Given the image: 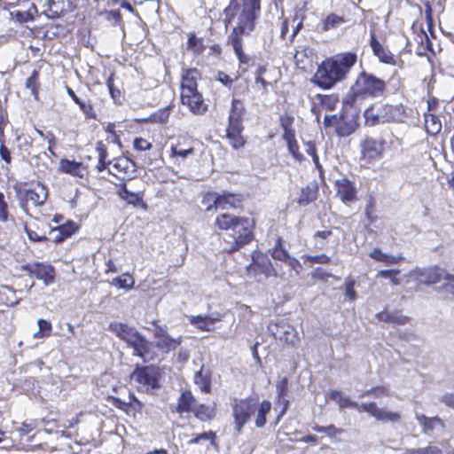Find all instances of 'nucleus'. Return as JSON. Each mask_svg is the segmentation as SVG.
<instances>
[{
	"label": "nucleus",
	"mask_w": 454,
	"mask_h": 454,
	"mask_svg": "<svg viewBox=\"0 0 454 454\" xmlns=\"http://www.w3.org/2000/svg\"><path fill=\"white\" fill-rule=\"evenodd\" d=\"M215 226L221 231H231L223 238V250L232 253L253 239V223L249 218L223 213L216 216Z\"/></svg>",
	"instance_id": "f257e3e1"
},
{
	"label": "nucleus",
	"mask_w": 454,
	"mask_h": 454,
	"mask_svg": "<svg viewBox=\"0 0 454 454\" xmlns=\"http://www.w3.org/2000/svg\"><path fill=\"white\" fill-rule=\"evenodd\" d=\"M356 61V55L345 53L327 59L318 66L313 82L323 89H330L344 80Z\"/></svg>",
	"instance_id": "f03ea898"
},
{
	"label": "nucleus",
	"mask_w": 454,
	"mask_h": 454,
	"mask_svg": "<svg viewBox=\"0 0 454 454\" xmlns=\"http://www.w3.org/2000/svg\"><path fill=\"white\" fill-rule=\"evenodd\" d=\"M261 11V0H242V6L238 0H230L223 11L224 24L226 27L232 24L235 18L238 19L234 27L236 33H247L253 30L254 22Z\"/></svg>",
	"instance_id": "7ed1b4c3"
},
{
	"label": "nucleus",
	"mask_w": 454,
	"mask_h": 454,
	"mask_svg": "<svg viewBox=\"0 0 454 454\" xmlns=\"http://www.w3.org/2000/svg\"><path fill=\"white\" fill-rule=\"evenodd\" d=\"M386 82L376 77L372 74L362 72L351 91L347 94L343 99L345 108L350 107L355 110H359L362 106V101L366 97L378 98L383 95L386 90Z\"/></svg>",
	"instance_id": "20e7f679"
},
{
	"label": "nucleus",
	"mask_w": 454,
	"mask_h": 454,
	"mask_svg": "<svg viewBox=\"0 0 454 454\" xmlns=\"http://www.w3.org/2000/svg\"><path fill=\"white\" fill-rule=\"evenodd\" d=\"M330 397L332 400L338 403L340 409H356L360 412H366L378 421L395 423L401 419V415L398 412L380 408L374 402L363 403L359 404L358 403L350 400L349 397L344 396L341 392L338 390H333Z\"/></svg>",
	"instance_id": "39448f33"
},
{
	"label": "nucleus",
	"mask_w": 454,
	"mask_h": 454,
	"mask_svg": "<svg viewBox=\"0 0 454 454\" xmlns=\"http://www.w3.org/2000/svg\"><path fill=\"white\" fill-rule=\"evenodd\" d=\"M160 369L153 365L137 367L130 380L140 392L150 393L160 387Z\"/></svg>",
	"instance_id": "423d86ee"
},
{
	"label": "nucleus",
	"mask_w": 454,
	"mask_h": 454,
	"mask_svg": "<svg viewBox=\"0 0 454 454\" xmlns=\"http://www.w3.org/2000/svg\"><path fill=\"white\" fill-rule=\"evenodd\" d=\"M257 403L252 398L233 399L231 403L232 417L235 424L234 428L238 434L242 432L243 427L255 411Z\"/></svg>",
	"instance_id": "0eeeda50"
},
{
	"label": "nucleus",
	"mask_w": 454,
	"mask_h": 454,
	"mask_svg": "<svg viewBox=\"0 0 454 454\" xmlns=\"http://www.w3.org/2000/svg\"><path fill=\"white\" fill-rule=\"evenodd\" d=\"M269 333L279 342L296 346L300 342L296 329L285 320L272 321L268 325Z\"/></svg>",
	"instance_id": "6e6552de"
},
{
	"label": "nucleus",
	"mask_w": 454,
	"mask_h": 454,
	"mask_svg": "<svg viewBox=\"0 0 454 454\" xmlns=\"http://www.w3.org/2000/svg\"><path fill=\"white\" fill-rule=\"evenodd\" d=\"M153 337L155 339L154 346L164 353L176 349L183 342L182 336L171 337L167 329L161 325H156Z\"/></svg>",
	"instance_id": "1a4fd4ad"
},
{
	"label": "nucleus",
	"mask_w": 454,
	"mask_h": 454,
	"mask_svg": "<svg viewBox=\"0 0 454 454\" xmlns=\"http://www.w3.org/2000/svg\"><path fill=\"white\" fill-rule=\"evenodd\" d=\"M444 273L435 268L419 269L411 271L407 277L413 278L419 285H433L443 280Z\"/></svg>",
	"instance_id": "9d476101"
},
{
	"label": "nucleus",
	"mask_w": 454,
	"mask_h": 454,
	"mask_svg": "<svg viewBox=\"0 0 454 454\" xmlns=\"http://www.w3.org/2000/svg\"><path fill=\"white\" fill-rule=\"evenodd\" d=\"M370 35V46L373 54L380 62L392 66L398 65L399 62H402L401 60H398L387 47L380 43L376 38L375 32L373 30H371Z\"/></svg>",
	"instance_id": "9b49d317"
},
{
	"label": "nucleus",
	"mask_w": 454,
	"mask_h": 454,
	"mask_svg": "<svg viewBox=\"0 0 454 454\" xmlns=\"http://www.w3.org/2000/svg\"><path fill=\"white\" fill-rule=\"evenodd\" d=\"M129 347L133 348V355L141 357L144 362H150L156 357L153 344L141 334L136 338Z\"/></svg>",
	"instance_id": "f8f14e48"
},
{
	"label": "nucleus",
	"mask_w": 454,
	"mask_h": 454,
	"mask_svg": "<svg viewBox=\"0 0 454 454\" xmlns=\"http://www.w3.org/2000/svg\"><path fill=\"white\" fill-rule=\"evenodd\" d=\"M110 166L109 173L121 179L130 178L136 171L135 163L126 157L114 159Z\"/></svg>",
	"instance_id": "ddd939ff"
},
{
	"label": "nucleus",
	"mask_w": 454,
	"mask_h": 454,
	"mask_svg": "<svg viewBox=\"0 0 454 454\" xmlns=\"http://www.w3.org/2000/svg\"><path fill=\"white\" fill-rule=\"evenodd\" d=\"M200 76V73L196 68L184 70L182 74L181 96L188 99L189 94L198 91L197 82Z\"/></svg>",
	"instance_id": "4468645a"
},
{
	"label": "nucleus",
	"mask_w": 454,
	"mask_h": 454,
	"mask_svg": "<svg viewBox=\"0 0 454 454\" xmlns=\"http://www.w3.org/2000/svg\"><path fill=\"white\" fill-rule=\"evenodd\" d=\"M26 270H27L31 275L35 276L36 278L43 280L46 286L53 283L54 281L55 270L50 264L36 262L27 266Z\"/></svg>",
	"instance_id": "2eb2a0df"
},
{
	"label": "nucleus",
	"mask_w": 454,
	"mask_h": 454,
	"mask_svg": "<svg viewBox=\"0 0 454 454\" xmlns=\"http://www.w3.org/2000/svg\"><path fill=\"white\" fill-rule=\"evenodd\" d=\"M361 148L363 157L369 160L380 159L384 151L383 143L371 137L363 141Z\"/></svg>",
	"instance_id": "dca6fc26"
},
{
	"label": "nucleus",
	"mask_w": 454,
	"mask_h": 454,
	"mask_svg": "<svg viewBox=\"0 0 454 454\" xmlns=\"http://www.w3.org/2000/svg\"><path fill=\"white\" fill-rule=\"evenodd\" d=\"M109 330L114 333L120 339L127 342L129 346H130L140 334L135 328L120 322L111 323Z\"/></svg>",
	"instance_id": "f3484780"
},
{
	"label": "nucleus",
	"mask_w": 454,
	"mask_h": 454,
	"mask_svg": "<svg viewBox=\"0 0 454 454\" xmlns=\"http://www.w3.org/2000/svg\"><path fill=\"white\" fill-rule=\"evenodd\" d=\"M250 269L255 272L263 274L266 278L270 276L278 277V271L266 255L254 256Z\"/></svg>",
	"instance_id": "a211bd4d"
},
{
	"label": "nucleus",
	"mask_w": 454,
	"mask_h": 454,
	"mask_svg": "<svg viewBox=\"0 0 454 454\" xmlns=\"http://www.w3.org/2000/svg\"><path fill=\"white\" fill-rule=\"evenodd\" d=\"M337 194L344 203L353 202L356 199V190L354 184L347 178L338 179L335 182Z\"/></svg>",
	"instance_id": "6ab92c4d"
},
{
	"label": "nucleus",
	"mask_w": 454,
	"mask_h": 454,
	"mask_svg": "<svg viewBox=\"0 0 454 454\" xmlns=\"http://www.w3.org/2000/svg\"><path fill=\"white\" fill-rule=\"evenodd\" d=\"M48 193L46 188L40 183L35 184L30 189H27L25 193V200L27 203L37 207L43 205Z\"/></svg>",
	"instance_id": "aec40b11"
},
{
	"label": "nucleus",
	"mask_w": 454,
	"mask_h": 454,
	"mask_svg": "<svg viewBox=\"0 0 454 454\" xmlns=\"http://www.w3.org/2000/svg\"><path fill=\"white\" fill-rule=\"evenodd\" d=\"M188 100L184 96H181V101L184 106L189 107L194 114H202L207 112V105L205 103L202 95L199 92L189 94Z\"/></svg>",
	"instance_id": "412c9836"
},
{
	"label": "nucleus",
	"mask_w": 454,
	"mask_h": 454,
	"mask_svg": "<svg viewBox=\"0 0 454 454\" xmlns=\"http://www.w3.org/2000/svg\"><path fill=\"white\" fill-rule=\"evenodd\" d=\"M243 130L242 125L229 124L227 128L226 137L229 143L234 149H239L245 145V139L241 133Z\"/></svg>",
	"instance_id": "4be33fe9"
},
{
	"label": "nucleus",
	"mask_w": 454,
	"mask_h": 454,
	"mask_svg": "<svg viewBox=\"0 0 454 454\" xmlns=\"http://www.w3.org/2000/svg\"><path fill=\"white\" fill-rule=\"evenodd\" d=\"M241 204V197L238 194L233 193H218L217 207L216 209H229L237 208Z\"/></svg>",
	"instance_id": "5701e85b"
},
{
	"label": "nucleus",
	"mask_w": 454,
	"mask_h": 454,
	"mask_svg": "<svg viewBox=\"0 0 454 454\" xmlns=\"http://www.w3.org/2000/svg\"><path fill=\"white\" fill-rule=\"evenodd\" d=\"M244 114V103L238 98H233L229 114V124L242 125V118Z\"/></svg>",
	"instance_id": "b1692460"
},
{
	"label": "nucleus",
	"mask_w": 454,
	"mask_h": 454,
	"mask_svg": "<svg viewBox=\"0 0 454 454\" xmlns=\"http://www.w3.org/2000/svg\"><path fill=\"white\" fill-rule=\"evenodd\" d=\"M197 403L190 391H184L178 401L177 411L180 413L193 411L196 408Z\"/></svg>",
	"instance_id": "393cba45"
},
{
	"label": "nucleus",
	"mask_w": 454,
	"mask_h": 454,
	"mask_svg": "<svg viewBox=\"0 0 454 454\" xmlns=\"http://www.w3.org/2000/svg\"><path fill=\"white\" fill-rule=\"evenodd\" d=\"M189 321L192 325L197 326L199 329L203 331H210L211 325H213L216 321H218L217 317H212L209 316H190L188 317Z\"/></svg>",
	"instance_id": "a878e982"
},
{
	"label": "nucleus",
	"mask_w": 454,
	"mask_h": 454,
	"mask_svg": "<svg viewBox=\"0 0 454 454\" xmlns=\"http://www.w3.org/2000/svg\"><path fill=\"white\" fill-rule=\"evenodd\" d=\"M369 256L375 261L382 262L387 265L397 264L402 260V256H395L383 253L380 248L376 247L370 252Z\"/></svg>",
	"instance_id": "bb28decb"
},
{
	"label": "nucleus",
	"mask_w": 454,
	"mask_h": 454,
	"mask_svg": "<svg viewBox=\"0 0 454 454\" xmlns=\"http://www.w3.org/2000/svg\"><path fill=\"white\" fill-rule=\"evenodd\" d=\"M192 412H194L196 418L202 421L211 420L215 416V404L214 403L212 405H197Z\"/></svg>",
	"instance_id": "cd10ccee"
},
{
	"label": "nucleus",
	"mask_w": 454,
	"mask_h": 454,
	"mask_svg": "<svg viewBox=\"0 0 454 454\" xmlns=\"http://www.w3.org/2000/svg\"><path fill=\"white\" fill-rule=\"evenodd\" d=\"M96 151L98 158V161L96 168L99 172H101L105 170L107 168V166H110L112 164V161L106 160L108 156L107 149L102 141L97 143Z\"/></svg>",
	"instance_id": "c85d7f7f"
},
{
	"label": "nucleus",
	"mask_w": 454,
	"mask_h": 454,
	"mask_svg": "<svg viewBox=\"0 0 454 454\" xmlns=\"http://www.w3.org/2000/svg\"><path fill=\"white\" fill-rule=\"evenodd\" d=\"M343 122V117L338 116L337 114L325 115L324 118L325 128H334L339 136L348 135L349 132L342 130L341 124Z\"/></svg>",
	"instance_id": "c756f323"
},
{
	"label": "nucleus",
	"mask_w": 454,
	"mask_h": 454,
	"mask_svg": "<svg viewBox=\"0 0 454 454\" xmlns=\"http://www.w3.org/2000/svg\"><path fill=\"white\" fill-rule=\"evenodd\" d=\"M419 423L423 427V431L428 433L433 431L436 426L443 427L442 420L438 417L428 418L425 415H416Z\"/></svg>",
	"instance_id": "7c9ffc66"
},
{
	"label": "nucleus",
	"mask_w": 454,
	"mask_h": 454,
	"mask_svg": "<svg viewBox=\"0 0 454 454\" xmlns=\"http://www.w3.org/2000/svg\"><path fill=\"white\" fill-rule=\"evenodd\" d=\"M425 127L427 133L436 135L442 129V122L438 116L432 114H425Z\"/></svg>",
	"instance_id": "2f4dec72"
},
{
	"label": "nucleus",
	"mask_w": 454,
	"mask_h": 454,
	"mask_svg": "<svg viewBox=\"0 0 454 454\" xmlns=\"http://www.w3.org/2000/svg\"><path fill=\"white\" fill-rule=\"evenodd\" d=\"M271 410V403L270 401L264 400L261 403L260 406L257 409L256 418H255V426L257 427H262L265 426L267 419L266 415Z\"/></svg>",
	"instance_id": "473e14b6"
},
{
	"label": "nucleus",
	"mask_w": 454,
	"mask_h": 454,
	"mask_svg": "<svg viewBox=\"0 0 454 454\" xmlns=\"http://www.w3.org/2000/svg\"><path fill=\"white\" fill-rule=\"evenodd\" d=\"M118 195L129 204L137 206L142 201V197L139 193L129 192L126 185L123 184L118 191Z\"/></svg>",
	"instance_id": "72a5a7b5"
},
{
	"label": "nucleus",
	"mask_w": 454,
	"mask_h": 454,
	"mask_svg": "<svg viewBox=\"0 0 454 454\" xmlns=\"http://www.w3.org/2000/svg\"><path fill=\"white\" fill-rule=\"evenodd\" d=\"M187 50L196 55L201 54L205 50L203 39L197 37L194 34H191L187 42Z\"/></svg>",
	"instance_id": "f704fd0d"
},
{
	"label": "nucleus",
	"mask_w": 454,
	"mask_h": 454,
	"mask_svg": "<svg viewBox=\"0 0 454 454\" xmlns=\"http://www.w3.org/2000/svg\"><path fill=\"white\" fill-rule=\"evenodd\" d=\"M345 22L344 18L339 16L337 14L332 13L328 15L325 20H323V27L322 29L324 31H328L330 29H334L340 27L341 24Z\"/></svg>",
	"instance_id": "c9c22d12"
},
{
	"label": "nucleus",
	"mask_w": 454,
	"mask_h": 454,
	"mask_svg": "<svg viewBox=\"0 0 454 454\" xmlns=\"http://www.w3.org/2000/svg\"><path fill=\"white\" fill-rule=\"evenodd\" d=\"M39 73L37 70H34L31 75L26 80V88L28 89L35 98V99H38V89H39Z\"/></svg>",
	"instance_id": "e433bc0d"
},
{
	"label": "nucleus",
	"mask_w": 454,
	"mask_h": 454,
	"mask_svg": "<svg viewBox=\"0 0 454 454\" xmlns=\"http://www.w3.org/2000/svg\"><path fill=\"white\" fill-rule=\"evenodd\" d=\"M194 383L200 387V389L202 392L208 393L210 391V380L207 374L203 373L202 368L195 373Z\"/></svg>",
	"instance_id": "4c0bfd02"
},
{
	"label": "nucleus",
	"mask_w": 454,
	"mask_h": 454,
	"mask_svg": "<svg viewBox=\"0 0 454 454\" xmlns=\"http://www.w3.org/2000/svg\"><path fill=\"white\" fill-rule=\"evenodd\" d=\"M400 273L401 270L398 269L381 270L377 273L376 277L387 278L394 286H399L402 283L401 279L398 278Z\"/></svg>",
	"instance_id": "58836bf2"
},
{
	"label": "nucleus",
	"mask_w": 454,
	"mask_h": 454,
	"mask_svg": "<svg viewBox=\"0 0 454 454\" xmlns=\"http://www.w3.org/2000/svg\"><path fill=\"white\" fill-rule=\"evenodd\" d=\"M316 199V191L309 186L301 189L297 202L301 206H306Z\"/></svg>",
	"instance_id": "ea45409f"
},
{
	"label": "nucleus",
	"mask_w": 454,
	"mask_h": 454,
	"mask_svg": "<svg viewBox=\"0 0 454 454\" xmlns=\"http://www.w3.org/2000/svg\"><path fill=\"white\" fill-rule=\"evenodd\" d=\"M134 284V279L128 274H123L121 277H116L112 280L113 286L127 290L131 289Z\"/></svg>",
	"instance_id": "a19ab883"
},
{
	"label": "nucleus",
	"mask_w": 454,
	"mask_h": 454,
	"mask_svg": "<svg viewBox=\"0 0 454 454\" xmlns=\"http://www.w3.org/2000/svg\"><path fill=\"white\" fill-rule=\"evenodd\" d=\"M271 256H272L273 259L278 260V261H281V262H284L288 259L289 254L282 247V243H281V239H278L277 240V243H276L275 247L272 248V250H271Z\"/></svg>",
	"instance_id": "79ce46f5"
},
{
	"label": "nucleus",
	"mask_w": 454,
	"mask_h": 454,
	"mask_svg": "<svg viewBox=\"0 0 454 454\" xmlns=\"http://www.w3.org/2000/svg\"><path fill=\"white\" fill-rule=\"evenodd\" d=\"M313 430L317 433L326 434L329 437L334 438L343 433V429L336 427L334 425H329L327 427L315 426Z\"/></svg>",
	"instance_id": "37998d69"
},
{
	"label": "nucleus",
	"mask_w": 454,
	"mask_h": 454,
	"mask_svg": "<svg viewBox=\"0 0 454 454\" xmlns=\"http://www.w3.org/2000/svg\"><path fill=\"white\" fill-rule=\"evenodd\" d=\"M443 281L444 283L442 286V291L454 299V275L444 273Z\"/></svg>",
	"instance_id": "c03bdc74"
},
{
	"label": "nucleus",
	"mask_w": 454,
	"mask_h": 454,
	"mask_svg": "<svg viewBox=\"0 0 454 454\" xmlns=\"http://www.w3.org/2000/svg\"><path fill=\"white\" fill-rule=\"evenodd\" d=\"M215 437V433L213 431L204 432L189 440L188 444H197L202 441H210L211 444H214Z\"/></svg>",
	"instance_id": "a18cd8bd"
},
{
	"label": "nucleus",
	"mask_w": 454,
	"mask_h": 454,
	"mask_svg": "<svg viewBox=\"0 0 454 454\" xmlns=\"http://www.w3.org/2000/svg\"><path fill=\"white\" fill-rule=\"evenodd\" d=\"M302 258L304 259L305 262H308L311 264H327L331 261L330 257L325 254H321L317 255L304 254Z\"/></svg>",
	"instance_id": "49530a36"
},
{
	"label": "nucleus",
	"mask_w": 454,
	"mask_h": 454,
	"mask_svg": "<svg viewBox=\"0 0 454 454\" xmlns=\"http://www.w3.org/2000/svg\"><path fill=\"white\" fill-rule=\"evenodd\" d=\"M218 193L207 192L202 200V204L206 206V210L210 211L217 207Z\"/></svg>",
	"instance_id": "de8ad7c7"
},
{
	"label": "nucleus",
	"mask_w": 454,
	"mask_h": 454,
	"mask_svg": "<svg viewBox=\"0 0 454 454\" xmlns=\"http://www.w3.org/2000/svg\"><path fill=\"white\" fill-rule=\"evenodd\" d=\"M309 53H311V51L309 49H307L305 47H302L296 51V53L294 54V59L297 66L302 65L301 67L304 68L306 60H309Z\"/></svg>",
	"instance_id": "09e8293b"
},
{
	"label": "nucleus",
	"mask_w": 454,
	"mask_h": 454,
	"mask_svg": "<svg viewBox=\"0 0 454 454\" xmlns=\"http://www.w3.org/2000/svg\"><path fill=\"white\" fill-rule=\"evenodd\" d=\"M81 164L75 161L63 160L60 161V169L65 173L76 174Z\"/></svg>",
	"instance_id": "8fccbe9b"
},
{
	"label": "nucleus",
	"mask_w": 454,
	"mask_h": 454,
	"mask_svg": "<svg viewBox=\"0 0 454 454\" xmlns=\"http://www.w3.org/2000/svg\"><path fill=\"white\" fill-rule=\"evenodd\" d=\"M407 454H442V452L437 446L430 445L426 448L411 449Z\"/></svg>",
	"instance_id": "3c124183"
},
{
	"label": "nucleus",
	"mask_w": 454,
	"mask_h": 454,
	"mask_svg": "<svg viewBox=\"0 0 454 454\" xmlns=\"http://www.w3.org/2000/svg\"><path fill=\"white\" fill-rule=\"evenodd\" d=\"M171 153L170 156L173 158H178L181 157L183 159L187 158L188 156L194 153V149L192 147H190L188 149H182L179 148L177 145L171 146Z\"/></svg>",
	"instance_id": "603ef678"
},
{
	"label": "nucleus",
	"mask_w": 454,
	"mask_h": 454,
	"mask_svg": "<svg viewBox=\"0 0 454 454\" xmlns=\"http://www.w3.org/2000/svg\"><path fill=\"white\" fill-rule=\"evenodd\" d=\"M364 116L367 125L373 126L379 122V115L374 113L372 106L364 110Z\"/></svg>",
	"instance_id": "864d4df0"
},
{
	"label": "nucleus",
	"mask_w": 454,
	"mask_h": 454,
	"mask_svg": "<svg viewBox=\"0 0 454 454\" xmlns=\"http://www.w3.org/2000/svg\"><path fill=\"white\" fill-rule=\"evenodd\" d=\"M65 228H53L51 231L52 240L56 243L63 241L67 237L71 236V232H63Z\"/></svg>",
	"instance_id": "5fc2aeb1"
},
{
	"label": "nucleus",
	"mask_w": 454,
	"mask_h": 454,
	"mask_svg": "<svg viewBox=\"0 0 454 454\" xmlns=\"http://www.w3.org/2000/svg\"><path fill=\"white\" fill-rule=\"evenodd\" d=\"M9 217L8 204L4 200V195L0 192V222H6Z\"/></svg>",
	"instance_id": "6e6d98bb"
},
{
	"label": "nucleus",
	"mask_w": 454,
	"mask_h": 454,
	"mask_svg": "<svg viewBox=\"0 0 454 454\" xmlns=\"http://www.w3.org/2000/svg\"><path fill=\"white\" fill-rule=\"evenodd\" d=\"M355 281L354 280H347L345 283V295L351 301H355L356 299V293L354 289Z\"/></svg>",
	"instance_id": "4d7b16f0"
},
{
	"label": "nucleus",
	"mask_w": 454,
	"mask_h": 454,
	"mask_svg": "<svg viewBox=\"0 0 454 454\" xmlns=\"http://www.w3.org/2000/svg\"><path fill=\"white\" fill-rule=\"evenodd\" d=\"M134 148L137 151H146L152 148V144L142 137H137L134 140Z\"/></svg>",
	"instance_id": "13d9d810"
},
{
	"label": "nucleus",
	"mask_w": 454,
	"mask_h": 454,
	"mask_svg": "<svg viewBox=\"0 0 454 454\" xmlns=\"http://www.w3.org/2000/svg\"><path fill=\"white\" fill-rule=\"evenodd\" d=\"M106 85L109 92L114 99H117L120 97V90H115L114 87V74H112L106 81Z\"/></svg>",
	"instance_id": "bf43d9fd"
},
{
	"label": "nucleus",
	"mask_w": 454,
	"mask_h": 454,
	"mask_svg": "<svg viewBox=\"0 0 454 454\" xmlns=\"http://www.w3.org/2000/svg\"><path fill=\"white\" fill-rule=\"evenodd\" d=\"M288 380L286 377H284L277 384V391L278 398H282L285 395V392L287 389Z\"/></svg>",
	"instance_id": "052dcab7"
},
{
	"label": "nucleus",
	"mask_w": 454,
	"mask_h": 454,
	"mask_svg": "<svg viewBox=\"0 0 454 454\" xmlns=\"http://www.w3.org/2000/svg\"><path fill=\"white\" fill-rule=\"evenodd\" d=\"M37 325H38L39 329L42 332H43L47 336H49L51 334V322H49L45 319L40 318L37 321Z\"/></svg>",
	"instance_id": "680f3d73"
},
{
	"label": "nucleus",
	"mask_w": 454,
	"mask_h": 454,
	"mask_svg": "<svg viewBox=\"0 0 454 454\" xmlns=\"http://www.w3.org/2000/svg\"><path fill=\"white\" fill-rule=\"evenodd\" d=\"M389 318V322L390 323H393V324H396V325H405L408 320H409V317H406V316H403V315H387Z\"/></svg>",
	"instance_id": "e2e57ef3"
},
{
	"label": "nucleus",
	"mask_w": 454,
	"mask_h": 454,
	"mask_svg": "<svg viewBox=\"0 0 454 454\" xmlns=\"http://www.w3.org/2000/svg\"><path fill=\"white\" fill-rule=\"evenodd\" d=\"M0 157L6 164H10L12 161L11 153L3 143L0 144Z\"/></svg>",
	"instance_id": "0e129e2a"
},
{
	"label": "nucleus",
	"mask_w": 454,
	"mask_h": 454,
	"mask_svg": "<svg viewBox=\"0 0 454 454\" xmlns=\"http://www.w3.org/2000/svg\"><path fill=\"white\" fill-rule=\"evenodd\" d=\"M287 147H288L289 152L293 154V156L295 159H297L298 160H301L302 156L299 153V146H298L296 140L287 143Z\"/></svg>",
	"instance_id": "69168bd1"
},
{
	"label": "nucleus",
	"mask_w": 454,
	"mask_h": 454,
	"mask_svg": "<svg viewBox=\"0 0 454 454\" xmlns=\"http://www.w3.org/2000/svg\"><path fill=\"white\" fill-rule=\"evenodd\" d=\"M80 109L87 117L93 119L96 118L95 111L90 102H85L84 104H82Z\"/></svg>",
	"instance_id": "338daca9"
},
{
	"label": "nucleus",
	"mask_w": 454,
	"mask_h": 454,
	"mask_svg": "<svg viewBox=\"0 0 454 454\" xmlns=\"http://www.w3.org/2000/svg\"><path fill=\"white\" fill-rule=\"evenodd\" d=\"M293 122H294L293 117H291L289 115H281L280 116V125H281L283 130L291 129Z\"/></svg>",
	"instance_id": "774afa93"
}]
</instances>
